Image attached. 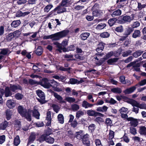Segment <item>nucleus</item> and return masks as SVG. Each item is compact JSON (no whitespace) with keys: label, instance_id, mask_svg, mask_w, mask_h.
<instances>
[{"label":"nucleus","instance_id":"f257e3e1","mask_svg":"<svg viewBox=\"0 0 146 146\" xmlns=\"http://www.w3.org/2000/svg\"><path fill=\"white\" fill-rule=\"evenodd\" d=\"M18 110L19 113L23 117H25L29 121H31V112L29 111H27L26 110L23 109L22 106H19L18 107Z\"/></svg>","mask_w":146,"mask_h":146},{"label":"nucleus","instance_id":"f03ea898","mask_svg":"<svg viewBox=\"0 0 146 146\" xmlns=\"http://www.w3.org/2000/svg\"><path fill=\"white\" fill-rule=\"evenodd\" d=\"M69 32L68 30H65L52 35L51 39L52 40H58L60 38L66 36Z\"/></svg>","mask_w":146,"mask_h":146},{"label":"nucleus","instance_id":"7ed1b4c3","mask_svg":"<svg viewBox=\"0 0 146 146\" xmlns=\"http://www.w3.org/2000/svg\"><path fill=\"white\" fill-rule=\"evenodd\" d=\"M36 93L39 98H37L38 101L41 104H45L46 102L45 100V96L42 90H38L36 91Z\"/></svg>","mask_w":146,"mask_h":146},{"label":"nucleus","instance_id":"20e7f679","mask_svg":"<svg viewBox=\"0 0 146 146\" xmlns=\"http://www.w3.org/2000/svg\"><path fill=\"white\" fill-rule=\"evenodd\" d=\"M134 19L133 15H131V16L125 15L123 16L121 20H119V21L121 24H124L125 23L129 24Z\"/></svg>","mask_w":146,"mask_h":146},{"label":"nucleus","instance_id":"39448f33","mask_svg":"<svg viewBox=\"0 0 146 146\" xmlns=\"http://www.w3.org/2000/svg\"><path fill=\"white\" fill-rule=\"evenodd\" d=\"M38 82V84L44 88H48L51 87V85L48 82V80L47 78H43Z\"/></svg>","mask_w":146,"mask_h":146},{"label":"nucleus","instance_id":"423d86ee","mask_svg":"<svg viewBox=\"0 0 146 146\" xmlns=\"http://www.w3.org/2000/svg\"><path fill=\"white\" fill-rule=\"evenodd\" d=\"M113 54V52H109L106 54L105 57H104L102 58H101L98 62H96V64L99 66L100 65L104 62L106 60L111 57Z\"/></svg>","mask_w":146,"mask_h":146},{"label":"nucleus","instance_id":"0eeeda50","mask_svg":"<svg viewBox=\"0 0 146 146\" xmlns=\"http://www.w3.org/2000/svg\"><path fill=\"white\" fill-rule=\"evenodd\" d=\"M89 138V135L88 134L86 133L84 135V137L82 139L83 145L87 146H89L90 145V142Z\"/></svg>","mask_w":146,"mask_h":146},{"label":"nucleus","instance_id":"6e6552de","mask_svg":"<svg viewBox=\"0 0 146 146\" xmlns=\"http://www.w3.org/2000/svg\"><path fill=\"white\" fill-rule=\"evenodd\" d=\"M87 113L88 115L90 116H100L102 117L104 116L103 114L99 112H96L95 111L90 110L87 111Z\"/></svg>","mask_w":146,"mask_h":146},{"label":"nucleus","instance_id":"1a4fd4ad","mask_svg":"<svg viewBox=\"0 0 146 146\" xmlns=\"http://www.w3.org/2000/svg\"><path fill=\"white\" fill-rule=\"evenodd\" d=\"M127 120L128 121H130V123L131 125L133 127L137 126L138 123L137 119L132 117H129L127 118Z\"/></svg>","mask_w":146,"mask_h":146},{"label":"nucleus","instance_id":"9d476101","mask_svg":"<svg viewBox=\"0 0 146 146\" xmlns=\"http://www.w3.org/2000/svg\"><path fill=\"white\" fill-rule=\"evenodd\" d=\"M94 105L93 104H90L85 100H84L82 103V107L85 109L91 108Z\"/></svg>","mask_w":146,"mask_h":146},{"label":"nucleus","instance_id":"9b49d317","mask_svg":"<svg viewBox=\"0 0 146 146\" xmlns=\"http://www.w3.org/2000/svg\"><path fill=\"white\" fill-rule=\"evenodd\" d=\"M6 105L9 108L12 109L15 106L16 103L13 100H9L7 101Z\"/></svg>","mask_w":146,"mask_h":146},{"label":"nucleus","instance_id":"f8f14e48","mask_svg":"<svg viewBox=\"0 0 146 146\" xmlns=\"http://www.w3.org/2000/svg\"><path fill=\"white\" fill-rule=\"evenodd\" d=\"M11 91L13 92H15L17 90H21V87L19 85L11 84L9 87Z\"/></svg>","mask_w":146,"mask_h":146},{"label":"nucleus","instance_id":"ddd939ff","mask_svg":"<svg viewBox=\"0 0 146 146\" xmlns=\"http://www.w3.org/2000/svg\"><path fill=\"white\" fill-rule=\"evenodd\" d=\"M56 8L58 14L63 13L66 11V9L60 4L56 7Z\"/></svg>","mask_w":146,"mask_h":146},{"label":"nucleus","instance_id":"4468645a","mask_svg":"<svg viewBox=\"0 0 146 146\" xmlns=\"http://www.w3.org/2000/svg\"><path fill=\"white\" fill-rule=\"evenodd\" d=\"M53 95L55 98L57 100L59 103H64L65 102L63 100L62 97L58 94L54 92Z\"/></svg>","mask_w":146,"mask_h":146},{"label":"nucleus","instance_id":"2eb2a0df","mask_svg":"<svg viewBox=\"0 0 146 146\" xmlns=\"http://www.w3.org/2000/svg\"><path fill=\"white\" fill-rule=\"evenodd\" d=\"M83 131L80 130L78 132H76L75 133V136L78 139L81 140L84 137L83 134Z\"/></svg>","mask_w":146,"mask_h":146},{"label":"nucleus","instance_id":"dca6fc26","mask_svg":"<svg viewBox=\"0 0 146 146\" xmlns=\"http://www.w3.org/2000/svg\"><path fill=\"white\" fill-rule=\"evenodd\" d=\"M36 137L35 134L33 133H31L29 138L27 144H30L33 143L35 141Z\"/></svg>","mask_w":146,"mask_h":146},{"label":"nucleus","instance_id":"f3484780","mask_svg":"<svg viewBox=\"0 0 146 146\" xmlns=\"http://www.w3.org/2000/svg\"><path fill=\"white\" fill-rule=\"evenodd\" d=\"M11 53L9 49L8 48H3L1 49L0 54L4 56H8Z\"/></svg>","mask_w":146,"mask_h":146},{"label":"nucleus","instance_id":"a211bd4d","mask_svg":"<svg viewBox=\"0 0 146 146\" xmlns=\"http://www.w3.org/2000/svg\"><path fill=\"white\" fill-rule=\"evenodd\" d=\"M93 16L100 17L103 15V13L101 10H96L93 11L92 12Z\"/></svg>","mask_w":146,"mask_h":146},{"label":"nucleus","instance_id":"6ab92c4d","mask_svg":"<svg viewBox=\"0 0 146 146\" xmlns=\"http://www.w3.org/2000/svg\"><path fill=\"white\" fill-rule=\"evenodd\" d=\"M121 14V11L119 9L115 10L111 14V16L113 17H115L117 16H120Z\"/></svg>","mask_w":146,"mask_h":146},{"label":"nucleus","instance_id":"aec40b11","mask_svg":"<svg viewBox=\"0 0 146 146\" xmlns=\"http://www.w3.org/2000/svg\"><path fill=\"white\" fill-rule=\"evenodd\" d=\"M136 89V87L133 86L126 89L124 91V92L126 94H130L133 92Z\"/></svg>","mask_w":146,"mask_h":146},{"label":"nucleus","instance_id":"412c9836","mask_svg":"<svg viewBox=\"0 0 146 146\" xmlns=\"http://www.w3.org/2000/svg\"><path fill=\"white\" fill-rule=\"evenodd\" d=\"M10 90L9 87H7L5 88L4 92L5 96L6 97L10 96L12 95V93L10 91Z\"/></svg>","mask_w":146,"mask_h":146},{"label":"nucleus","instance_id":"4be33fe9","mask_svg":"<svg viewBox=\"0 0 146 146\" xmlns=\"http://www.w3.org/2000/svg\"><path fill=\"white\" fill-rule=\"evenodd\" d=\"M90 35V33H82L80 35V37L82 40H86Z\"/></svg>","mask_w":146,"mask_h":146},{"label":"nucleus","instance_id":"5701e85b","mask_svg":"<svg viewBox=\"0 0 146 146\" xmlns=\"http://www.w3.org/2000/svg\"><path fill=\"white\" fill-rule=\"evenodd\" d=\"M134 29L132 27H128L127 28L125 32V35L128 36L133 31Z\"/></svg>","mask_w":146,"mask_h":146},{"label":"nucleus","instance_id":"b1692460","mask_svg":"<svg viewBox=\"0 0 146 146\" xmlns=\"http://www.w3.org/2000/svg\"><path fill=\"white\" fill-rule=\"evenodd\" d=\"M141 32L139 30H135L133 33L132 37L134 38L139 37L141 36Z\"/></svg>","mask_w":146,"mask_h":146},{"label":"nucleus","instance_id":"393cba45","mask_svg":"<svg viewBox=\"0 0 146 146\" xmlns=\"http://www.w3.org/2000/svg\"><path fill=\"white\" fill-rule=\"evenodd\" d=\"M56 46V47L58 48L57 50L60 53L62 52V50L63 49V46L61 44H60L58 42H55L53 43Z\"/></svg>","mask_w":146,"mask_h":146},{"label":"nucleus","instance_id":"a878e982","mask_svg":"<svg viewBox=\"0 0 146 146\" xmlns=\"http://www.w3.org/2000/svg\"><path fill=\"white\" fill-rule=\"evenodd\" d=\"M50 134V133H47L46 141L48 143L52 144L53 143L54 141V139L53 138L51 137L49 135Z\"/></svg>","mask_w":146,"mask_h":146},{"label":"nucleus","instance_id":"bb28decb","mask_svg":"<svg viewBox=\"0 0 146 146\" xmlns=\"http://www.w3.org/2000/svg\"><path fill=\"white\" fill-rule=\"evenodd\" d=\"M139 133L141 135H146V127L145 126H141L139 127Z\"/></svg>","mask_w":146,"mask_h":146},{"label":"nucleus","instance_id":"cd10ccee","mask_svg":"<svg viewBox=\"0 0 146 146\" xmlns=\"http://www.w3.org/2000/svg\"><path fill=\"white\" fill-rule=\"evenodd\" d=\"M117 20L116 18H111L108 20V23L110 27H112L116 23Z\"/></svg>","mask_w":146,"mask_h":146},{"label":"nucleus","instance_id":"c85d7f7f","mask_svg":"<svg viewBox=\"0 0 146 146\" xmlns=\"http://www.w3.org/2000/svg\"><path fill=\"white\" fill-rule=\"evenodd\" d=\"M60 4L64 7H68L70 5V1L69 0H62Z\"/></svg>","mask_w":146,"mask_h":146},{"label":"nucleus","instance_id":"c756f323","mask_svg":"<svg viewBox=\"0 0 146 146\" xmlns=\"http://www.w3.org/2000/svg\"><path fill=\"white\" fill-rule=\"evenodd\" d=\"M58 121L59 123L63 124L64 123V117L62 114H59L57 116Z\"/></svg>","mask_w":146,"mask_h":146},{"label":"nucleus","instance_id":"7c9ffc66","mask_svg":"<svg viewBox=\"0 0 146 146\" xmlns=\"http://www.w3.org/2000/svg\"><path fill=\"white\" fill-rule=\"evenodd\" d=\"M21 23V22L19 20L13 21L11 24V26L13 27H17Z\"/></svg>","mask_w":146,"mask_h":146},{"label":"nucleus","instance_id":"2f4dec72","mask_svg":"<svg viewBox=\"0 0 146 146\" xmlns=\"http://www.w3.org/2000/svg\"><path fill=\"white\" fill-rule=\"evenodd\" d=\"M80 83V82L77 79L74 78H71L68 82V84H76Z\"/></svg>","mask_w":146,"mask_h":146},{"label":"nucleus","instance_id":"473e14b6","mask_svg":"<svg viewBox=\"0 0 146 146\" xmlns=\"http://www.w3.org/2000/svg\"><path fill=\"white\" fill-rule=\"evenodd\" d=\"M8 123L7 121H5L0 125V129L4 130L8 125Z\"/></svg>","mask_w":146,"mask_h":146},{"label":"nucleus","instance_id":"72a5a7b5","mask_svg":"<svg viewBox=\"0 0 146 146\" xmlns=\"http://www.w3.org/2000/svg\"><path fill=\"white\" fill-rule=\"evenodd\" d=\"M6 118L8 120L10 119L11 116L12 115V112L9 110H6Z\"/></svg>","mask_w":146,"mask_h":146},{"label":"nucleus","instance_id":"f704fd0d","mask_svg":"<svg viewBox=\"0 0 146 146\" xmlns=\"http://www.w3.org/2000/svg\"><path fill=\"white\" fill-rule=\"evenodd\" d=\"M20 142L19 137V136L17 135L14 139V145L15 146H17L20 144Z\"/></svg>","mask_w":146,"mask_h":146},{"label":"nucleus","instance_id":"c9c22d12","mask_svg":"<svg viewBox=\"0 0 146 146\" xmlns=\"http://www.w3.org/2000/svg\"><path fill=\"white\" fill-rule=\"evenodd\" d=\"M33 115L34 117L37 119H39L40 114L37 110L35 108H34L33 110Z\"/></svg>","mask_w":146,"mask_h":146},{"label":"nucleus","instance_id":"e433bc0d","mask_svg":"<svg viewBox=\"0 0 146 146\" xmlns=\"http://www.w3.org/2000/svg\"><path fill=\"white\" fill-rule=\"evenodd\" d=\"M143 52L141 50H138L134 52L133 54V55L135 57L137 58L140 56Z\"/></svg>","mask_w":146,"mask_h":146},{"label":"nucleus","instance_id":"4c0bfd02","mask_svg":"<svg viewBox=\"0 0 146 146\" xmlns=\"http://www.w3.org/2000/svg\"><path fill=\"white\" fill-rule=\"evenodd\" d=\"M116 2L117 7L119 9L123 7L124 6V3L121 2L119 0H117Z\"/></svg>","mask_w":146,"mask_h":146},{"label":"nucleus","instance_id":"58836bf2","mask_svg":"<svg viewBox=\"0 0 146 146\" xmlns=\"http://www.w3.org/2000/svg\"><path fill=\"white\" fill-rule=\"evenodd\" d=\"M42 48L41 46H39L36 50V53L38 55L40 56L42 54Z\"/></svg>","mask_w":146,"mask_h":146},{"label":"nucleus","instance_id":"ea45409f","mask_svg":"<svg viewBox=\"0 0 146 146\" xmlns=\"http://www.w3.org/2000/svg\"><path fill=\"white\" fill-rule=\"evenodd\" d=\"M106 26V24L104 23H101L98 24L96 27L98 30H101L104 28Z\"/></svg>","mask_w":146,"mask_h":146},{"label":"nucleus","instance_id":"a19ab883","mask_svg":"<svg viewBox=\"0 0 146 146\" xmlns=\"http://www.w3.org/2000/svg\"><path fill=\"white\" fill-rule=\"evenodd\" d=\"M111 91L113 93L118 94H120L122 92L121 89L119 88H112L111 89Z\"/></svg>","mask_w":146,"mask_h":146},{"label":"nucleus","instance_id":"79ce46f5","mask_svg":"<svg viewBox=\"0 0 146 146\" xmlns=\"http://www.w3.org/2000/svg\"><path fill=\"white\" fill-rule=\"evenodd\" d=\"M47 134H45L41 135L38 139V141L40 142H42L44 141H46Z\"/></svg>","mask_w":146,"mask_h":146},{"label":"nucleus","instance_id":"37998d69","mask_svg":"<svg viewBox=\"0 0 146 146\" xmlns=\"http://www.w3.org/2000/svg\"><path fill=\"white\" fill-rule=\"evenodd\" d=\"M65 100L66 101L70 103L74 102L76 100L75 98L71 97H66L65 98Z\"/></svg>","mask_w":146,"mask_h":146},{"label":"nucleus","instance_id":"c03bdc74","mask_svg":"<svg viewBox=\"0 0 146 146\" xmlns=\"http://www.w3.org/2000/svg\"><path fill=\"white\" fill-rule=\"evenodd\" d=\"M71 108L74 111H76L80 109V107L79 105L75 104L72 105Z\"/></svg>","mask_w":146,"mask_h":146},{"label":"nucleus","instance_id":"a18cd8bd","mask_svg":"<svg viewBox=\"0 0 146 146\" xmlns=\"http://www.w3.org/2000/svg\"><path fill=\"white\" fill-rule=\"evenodd\" d=\"M14 38L12 33H11L6 36V39L8 41H10Z\"/></svg>","mask_w":146,"mask_h":146},{"label":"nucleus","instance_id":"49530a36","mask_svg":"<svg viewBox=\"0 0 146 146\" xmlns=\"http://www.w3.org/2000/svg\"><path fill=\"white\" fill-rule=\"evenodd\" d=\"M51 83V87L52 86L53 88H56L57 86L59 85V84L55 81L54 80H52Z\"/></svg>","mask_w":146,"mask_h":146},{"label":"nucleus","instance_id":"de8ad7c7","mask_svg":"<svg viewBox=\"0 0 146 146\" xmlns=\"http://www.w3.org/2000/svg\"><path fill=\"white\" fill-rule=\"evenodd\" d=\"M100 36L103 38H106L109 37L110 34L107 32H104L100 34Z\"/></svg>","mask_w":146,"mask_h":146},{"label":"nucleus","instance_id":"09e8293b","mask_svg":"<svg viewBox=\"0 0 146 146\" xmlns=\"http://www.w3.org/2000/svg\"><path fill=\"white\" fill-rule=\"evenodd\" d=\"M123 29L122 25H120L116 27L115 29V31L117 32L122 33L123 31Z\"/></svg>","mask_w":146,"mask_h":146},{"label":"nucleus","instance_id":"8fccbe9b","mask_svg":"<svg viewBox=\"0 0 146 146\" xmlns=\"http://www.w3.org/2000/svg\"><path fill=\"white\" fill-rule=\"evenodd\" d=\"M52 107L53 108L54 111L56 113H58L59 110L60 108L57 105L53 104L52 105Z\"/></svg>","mask_w":146,"mask_h":146},{"label":"nucleus","instance_id":"3c124183","mask_svg":"<svg viewBox=\"0 0 146 146\" xmlns=\"http://www.w3.org/2000/svg\"><path fill=\"white\" fill-rule=\"evenodd\" d=\"M53 7V5H48L44 9V11L45 12H48Z\"/></svg>","mask_w":146,"mask_h":146},{"label":"nucleus","instance_id":"603ef678","mask_svg":"<svg viewBox=\"0 0 146 146\" xmlns=\"http://www.w3.org/2000/svg\"><path fill=\"white\" fill-rule=\"evenodd\" d=\"M14 37H17L19 36L21 34V32L19 30H16L13 33H12Z\"/></svg>","mask_w":146,"mask_h":146},{"label":"nucleus","instance_id":"864d4df0","mask_svg":"<svg viewBox=\"0 0 146 146\" xmlns=\"http://www.w3.org/2000/svg\"><path fill=\"white\" fill-rule=\"evenodd\" d=\"M118 59L117 58H111L109 59L108 61V63L110 64H112L113 63L116 62L117 60Z\"/></svg>","mask_w":146,"mask_h":146},{"label":"nucleus","instance_id":"5fc2aeb1","mask_svg":"<svg viewBox=\"0 0 146 146\" xmlns=\"http://www.w3.org/2000/svg\"><path fill=\"white\" fill-rule=\"evenodd\" d=\"M96 128V125L94 124H91L88 127L89 130L91 131V132L94 131Z\"/></svg>","mask_w":146,"mask_h":146},{"label":"nucleus","instance_id":"6e6d98bb","mask_svg":"<svg viewBox=\"0 0 146 146\" xmlns=\"http://www.w3.org/2000/svg\"><path fill=\"white\" fill-rule=\"evenodd\" d=\"M119 111L120 113H126L128 112V109L126 108L123 107L119 110Z\"/></svg>","mask_w":146,"mask_h":146},{"label":"nucleus","instance_id":"4d7b16f0","mask_svg":"<svg viewBox=\"0 0 146 146\" xmlns=\"http://www.w3.org/2000/svg\"><path fill=\"white\" fill-rule=\"evenodd\" d=\"M15 97L17 99L20 100L23 98V96L21 94L18 93L15 94Z\"/></svg>","mask_w":146,"mask_h":146},{"label":"nucleus","instance_id":"13d9d810","mask_svg":"<svg viewBox=\"0 0 146 146\" xmlns=\"http://www.w3.org/2000/svg\"><path fill=\"white\" fill-rule=\"evenodd\" d=\"M84 114V112L82 111H78L76 113V117L78 118L81 116L83 115Z\"/></svg>","mask_w":146,"mask_h":146},{"label":"nucleus","instance_id":"bf43d9fd","mask_svg":"<svg viewBox=\"0 0 146 146\" xmlns=\"http://www.w3.org/2000/svg\"><path fill=\"white\" fill-rule=\"evenodd\" d=\"M132 51L130 50H128L124 52L122 54V56L123 57H126L131 54Z\"/></svg>","mask_w":146,"mask_h":146},{"label":"nucleus","instance_id":"052dcab7","mask_svg":"<svg viewBox=\"0 0 146 146\" xmlns=\"http://www.w3.org/2000/svg\"><path fill=\"white\" fill-rule=\"evenodd\" d=\"M29 83L31 85L35 84H38V82L32 79H30L29 81Z\"/></svg>","mask_w":146,"mask_h":146},{"label":"nucleus","instance_id":"680f3d73","mask_svg":"<svg viewBox=\"0 0 146 146\" xmlns=\"http://www.w3.org/2000/svg\"><path fill=\"white\" fill-rule=\"evenodd\" d=\"M4 90L3 89H0V104H2L3 102V100L2 96L3 94Z\"/></svg>","mask_w":146,"mask_h":146},{"label":"nucleus","instance_id":"e2e57ef3","mask_svg":"<svg viewBox=\"0 0 146 146\" xmlns=\"http://www.w3.org/2000/svg\"><path fill=\"white\" fill-rule=\"evenodd\" d=\"M78 123L76 120H74L72 122H71V125L72 127L74 128L76 127L78 125Z\"/></svg>","mask_w":146,"mask_h":146},{"label":"nucleus","instance_id":"0e129e2a","mask_svg":"<svg viewBox=\"0 0 146 146\" xmlns=\"http://www.w3.org/2000/svg\"><path fill=\"white\" fill-rule=\"evenodd\" d=\"M145 7H146V4L142 5L140 3H138L137 8L141 10Z\"/></svg>","mask_w":146,"mask_h":146},{"label":"nucleus","instance_id":"69168bd1","mask_svg":"<svg viewBox=\"0 0 146 146\" xmlns=\"http://www.w3.org/2000/svg\"><path fill=\"white\" fill-rule=\"evenodd\" d=\"M140 25V23L138 21L134 22L132 25V27L134 28H137Z\"/></svg>","mask_w":146,"mask_h":146},{"label":"nucleus","instance_id":"338daca9","mask_svg":"<svg viewBox=\"0 0 146 146\" xmlns=\"http://www.w3.org/2000/svg\"><path fill=\"white\" fill-rule=\"evenodd\" d=\"M94 121H95L99 123L104 121V120L102 118L100 117H98L96 118L95 119Z\"/></svg>","mask_w":146,"mask_h":146},{"label":"nucleus","instance_id":"774afa93","mask_svg":"<svg viewBox=\"0 0 146 146\" xmlns=\"http://www.w3.org/2000/svg\"><path fill=\"white\" fill-rule=\"evenodd\" d=\"M96 146H102L100 140L99 139H96L94 141Z\"/></svg>","mask_w":146,"mask_h":146}]
</instances>
